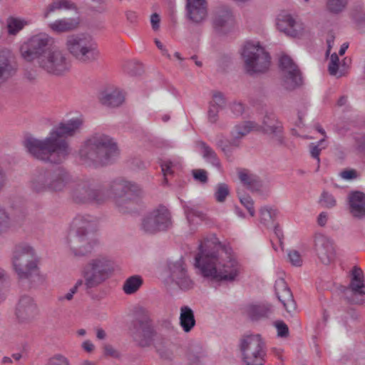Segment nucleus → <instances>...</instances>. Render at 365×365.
<instances>
[{
  "mask_svg": "<svg viewBox=\"0 0 365 365\" xmlns=\"http://www.w3.org/2000/svg\"><path fill=\"white\" fill-rule=\"evenodd\" d=\"M68 189L71 200L78 205H100L112 197L122 215L138 214V200L145 196L140 184H111L108 188L100 184H70Z\"/></svg>",
  "mask_w": 365,
  "mask_h": 365,
  "instance_id": "f257e3e1",
  "label": "nucleus"
},
{
  "mask_svg": "<svg viewBox=\"0 0 365 365\" xmlns=\"http://www.w3.org/2000/svg\"><path fill=\"white\" fill-rule=\"evenodd\" d=\"M195 265L210 281L233 283L240 280L243 267L232 249L212 235L199 245Z\"/></svg>",
  "mask_w": 365,
  "mask_h": 365,
  "instance_id": "f03ea898",
  "label": "nucleus"
},
{
  "mask_svg": "<svg viewBox=\"0 0 365 365\" xmlns=\"http://www.w3.org/2000/svg\"><path fill=\"white\" fill-rule=\"evenodd\" d=\"M83 125L81 118H73L59 123L44 139L29 137L24 141L27 153L33 158L53 164L62 163L70 154L66 138L79 133Z\"/></svg>",
  "mask_w": 365,
  "mask_h": 365,
  "instance_id": "7ed1b4c3",
  "label": "nucleus"
},
{
  "mask_svg": "<svg viewBox=\"0 0 365 365\" xmlns=\"http://www.w3.org/2000/svg\"><path fill=\"white\" fill-rule=\"evenodd\" d=\"M130 337L135 346L140 349H154L162 356L168 345L167 339L158 332L150 312L138 307L131 322Z\"/></svg>",
  "mask_w": 365,
  "mask_h": 365,
  "instance_id": "20e7f679",
  "label": "nucleus"
},
{
  "mask_svg": "<svg viewBox=\"0 0 365 365\" xmlns=\"http://www.w3.org/2000/svg\"><path fill=\"white\" fill-rule=\"evenodd\" d=\"M79 154L86 163L103 166L113 163L118 155V150L110 137L96 133L85 141Z\"/></svg>",
  "mask_w": 365,
  "mask_h": 365,
  "instance_id": "39448f33",
  "label": "nucleus"
},
{
  "mask_svg": "<svg viewBox=\"0 0 365 365\" xmlns=\"http://www.w3.org/2000/svg\"><path fill=\"white\" fill-rule=\"evenodd\" d=\"M114 272L115 263L106 255H98L88 259L81 272L86 292L105 283Z\"/></svg>",
  "mask_w": 365,
  "mask_h": 365,
  "instance_id": "423d86ee",
  "label": "nucleus"
},
{
  "mask_svg": "<svg viewBox=\"0 0 365 365\" xmlns=\"http://www.w3.org/2000/svg\"><path fill=\"white\" fill-rule=\"evenodd\" d=\"M66 48L78 62L83 64L92 63L100 56L96 41L91 36L84 34L69 35L66 38Z\"/></svg>",
  "mask_w": 365,
  "mask_h": 365,
  "instance_id": "0eeeda50",
  "label": "nucleus"
},
{
  "mask_svg": "<svg viewBox=\"0 0 365 365\" xmlns=\"http://www.w3.org/2000/svg\"><path fill=\"white\" fill-rule=\"evenodd\" d=\"M38 257L33 247L26 243L16 245L12 255V264L20 279H29L38 273Z\"/></svg>",
  "mask_w": 365,
  "mask_h": 365,
  "instance_id": "6e6552de",
  "label": "nucleus"
},
{
  "mask_svg": "<svg viewBox=\"0 0 365 365\" xmlns=\"http://www.w3.org/2000/svg\"><path fill=\"white\" fill-rule=\"evenodd\" d=\"M240 53L244 69L247 74L252 76L268 71L271 57L259 43H245Z\"/></svg>",
  "mask_w": 365,
  "mask_h": 365,
  "instance_id": "1a4fd4ad",
  "label": "nucleus"
},
{
  "mask_svg": "<svg viewBox=\"0 0 365 365\" xmlns=\"http://www.w3.org/2000/svg\"><path fill=\"white\" fill-rule=\"evenodd\" d=\"M240 349L245 365H264L266 345L260 334L243 336L240 339Z\"/></svg>",
  "mask_w": 365,
  "mask_h": 365,
  "instance_id": "9d476101",
  "label": "nucleus"
},
{
  "mask_svg": "<svg viewBox=\"0 0 365 365\" xmlns=\"http://www.w3.org/2000/svg\"><path fill=\"white\" fill-rule=\"evenodd\" d=\"M37 66L48 74L62 76L70 71L71 61L62 50L52 48L38 58Z\"/></svg>",
  "mask_w": 365,
  "mask_h": 365,
  "instance_id": "9b49d317",
  "label": "nucleus"
},
{
  "mask_svg": "<svg viewBox=\"0 0 365 365\" xmlns=\"http://www.w3.org/2000/svg\"><path fill=\"white\" fill-rule=\"evenodd\" d=\"M172 225L169 210L164 205H159L142 218L140 228L144 232L153 235L168 230Z\"/></svg>",
  "mask_w": 365,
  "mask_h": 365,
  "instance_id": "f8f14e48",
  "label": "nucleus"
},
{
  "mask_svg": "<svg viewBox=\"0 0 365 365\" xmlns=\"http://www.w3.org/2000/svg\"><path fill=\"white\" fill-rule=\"evenodd\" d=\"M51 41V38L43 34L31 37L28 42L21 46L20 52L22 58L28 62L36 60L38 64V58L51 49L48 48Z\"/></svg>",
  "mask_w": 365,
  "mask_h": 365,
  "instance_id": "ddd939ff",
  "label": "nucleus"
},
{
  "mask_svg": "<svg viewBox=\"0 0 365 365\" xmlns=\"http://www.w3.org/2000/svg\"><path fill=\"white\" fill-rule=\"evenodd\" d=\"M39 315V309L35 299L24 295L20 297L16 307L15 316L19 324L30 325Z\"/></svg>",
  "mask_w": 365,
  "mask_h": 365,
  "instance_id": "4468645a",
  "label": "nucleus"
},
{
  "mask_svg": "<svg viewBox=\"0 0 365 365\" xmlns=\"http://www.w3.org/2000/svg\"><path fill=\"white\" fill-rule=\"evenodd\" d=\"M279 66L283 72L282 86L285 89L293 91L302 84L301 72L289 56L280 57Z\"/></svg>",
  "mask_w": 365,
  "mask_h": 365,
  "instance_id": "2eb2a0df",
  "label": "nucleus"
},
{
  "mask_svg": "<svg viewBox=\"0 0 365 365\" xmlns=\"http://www.w3.org/2000/svg\"><path fill=\"white\" fill-rule=\"evenodd\" d=\"M92 235L91 232H82L81 230H77L74 235L68 238V245L75 257H84L91 252L96 244Z\"/></svg>",
  "mask_w": 365,
  "mask_h": 365,
  "instance_id": "dca6fc26",
  "label": "nucleus"
},
{
  "mask_svg": "<svg viewBox=\"0 0 365 365\" xmlns=\"http://www.w3.org/2000/svg\"><path fill=\"white\" fill-rule=\"evenodd\" d=\"M277 27L279 31L292 38H300L307 34L304 23L290 14H279L277 19Z\"/></svg>",
  "mask_w": 365,
  "mask_h": 365,
  "instance_id": "f3484780",
  "label": "nucleus"
},
{
  "mask_svg": "<svg viewBox=\"0 0 365 365\" xmlns=\"http://www.w3.org/2000/svg\"><path fill=\"white\" fill-rule=\"evenodd\" d=\"M257 131H262L271 136L272 139L279 145L284 144L283 127L274 113H267L258 124Z\"/></svg>",
  "mask_w": 365,
  "mask_h": 365,
  "instance_id": "a211bd4d",
  "label": "nucleus"
},
{
  "mask_svg": "<svg viewBox=\"0 0 365 365\" xmlns=\"http://www.w3.org/2000/svg\"><path fill=\"white\" fill-rule=\"evenodd\" d=\"M314 250L320 261L324 264H329L335 259L336 251L334 242L323 234H315Z\"/></svg>",
  "mask_w": 365,
  "mask_h": 365,
  "instance_id": "6ab92c4d",
  "label": "nucleus"
},
{
  "mask_svg": "<svg viewBox=\"0 0 365 365\" xmlns=\"http://www.w3.org/2000/svg\"><path fill=\"white\" fill-rule=\"evenodd\" d=\"M170 278L172 281L182 290H189L193 288L194 282L187 273L186 268L181 260L170 264Z\"/></svg>",
  "mask_w": 365,
  "mask_h": 365,
  "instance_id": "aec40b11",
  "label": "nucleus"
},
{
  "mask_svg": "<svg viewBox=\"0 0 365 365\" xmlns=\"http://www.w3.org/2000/svg\"><path fill=\"white\" fill-rule=\"evenodd\" d=\"M71 175L63 168H58L53 175L49 170L44 168H37L33 173L34 182H68L71 180Z\"/></svg>",
  "mask_w": 365,
  "mask_h": 365,
  "instance_id": "412c9836",
  "label": "nucleus"
},
{
  "mask_svg": "<svg viewBox=\"0 0 365 365\" xmlns=\"http://www.w3.org/2000/svg\"><path fill=\"white\" fill-rule=\"evenodd\" d=\"M274 288L276 295L286 311L291 314H294L297 309V304L287 282L283 279H279L276 281Z\"/></svg>",
  "mask_w": 365,
  "mask_h": 365,
  "instance_id": "4be33fe9",
  "label": "nucleus"
},
{
  "mask_svg": "<svg viewBox=\"0 0 365 365\" xmlns=\"http://www.w3.org/2000/svg\"><path fill=\"white\" fill-rule=\"evenodd\" d=\"M349 213L354 218H365V193L360 191H351L347 196Z\"/></svg>",
  "mask_w": 365,
  "mask_h": 365,
  "instance_id": "5701e85b",
  "label": "nucleus"
},
{
  "mask_svg": "<svg viewBox=\"0 0 365 365\" xmlns=\"http://www.w3.org/2000/svg\"><path fill=\"white\" fill-rule=\"evenodd\" d=\"M188 18L195 24L202 23L207 17L205 0H187Z\"/></svg>",
  "mask_w": 365,
  "mask_h": 365,
  "instance_id": "b1692460",
  "label": "nucleus"
},
{
  "mask_svg": "<svg viewBox=\"0 0 365 365\" xmlns=\"http://www.w3.org/2000/svg\"><path fill=\"white\" fill-rule=\"evenodd\" d=\"M234 24L232 11L227 6H220L215 11L213 25L218 29L229 27Z\"/></svg>",
  "mask_w": 365,
  "mask_h": 365,
  "instance_id": "393cba45",
  "label": "nucleus"
},
{
  "mask_svg": "<svg viewBox=\"0 0 365 365\" xmlns=\"http://www.w3.org/2000/svg\"><path fill=\"white\" fill-rule=\"evenodd\" d=\"M349 288L354 295H365V281L361 268L355 266L351 271V279Z\"/></svg>",
  "mask_w": 365,
  "mask_h": 365,
  "instance_id": "a878e982",
  "label": "nucleus"
},
{
  "mask_svg": "<svg viewBox=\"0 0 365 365\" xmlns=\"http://www.w3.org/2000/svg\"><path fill=\"white\" fill-rule=\"evenodd\" d=\"M100 101L107 107L115 108L123 103L124 96L118 89L106 90L101 93Z\"/></svg>",
  "mask_w": 365,
  "mask_h": 365,
  "instance_id": "bb28decb",
  "label": "nucleus"
},
{
  "mask_svg": "<svg viewBox=\"0 0 365 365\" xmlns=\"http://www.w3.org/2000/svg\"><path fill=\"white\" fill-rule=\"evenodd\" d=\"M80 23L78 17L61 19L48 24V27L56 33L69 32L78 28Z\"/></svg>",
  "mask_w": 365,
  "mask_h": 365,
  "instance_id": "cd10ccee",
  "label": "nucleus"
},
{
  "mask_svg": "<svg viewBox=\"0 0 365 365\" xmlns=\"http://www.w3.org/2000/svg\"><path fill=\"white\" fill-rule=\"evenodd\" d=\"M16 73L15 66L10 62L9 53L2 51L0 53V84Z\"/></svg>",
  "mask_w": 365,
  "mask_h": 365,
  "instance_id": "c85d7f7f",
  "label": "nucleus"
},
{
  "mask_svg": "<svg viewBox=\"0 0 365 365\" xmlns=\"http://www.w3.org/2000/svg\"><path fill=\"white\" fill-rule=\"evenodd\" d=\"M246 313L252 321H257L267 317L272 313V308L269 305L250 304L246 307Z\"/></svg>",
  "mask_w": 365,
  "mask_h": 365,
  "instance_id": "c756f323",
  "label": "nucleus"
},
{
  "mask_svg": "<svg viewBox=\"0 0 365 365\" xmlns=\"http://www.w3.org/2000/svg\"><path fill=\"white\" fill-rule=\"evenodd\" d=\"M180 324L185 332L190 331L195 326L194 312L187 306L180 308Z\"/></svg>",
  "mask_w": 365,
  "mask_h": 365,
  "instance_id": "7c9ffc66",
  "label": "nucleus"
},
{
  "mask_svg": "<svg viewBox=\"0 0 365 365\" xmlns=\"http://www.w3.org/2000/svg\"><path fill=\"white\" fill-rule=\"evenodd\" d=\"M96 222V218L90 215H79L73 220V223L77 227V230H81L82 232H91L95 229Z\"/></svg>",
  "mask_w": 365,
  "mask_h": 365,
  "instance_id": "2f4dec72",
  "label": "nucleus"
},
{
  "mask_svg": "<svg viewBox=\"0 0 365 365\" xmlns=\"http://www.w3.org/2000/svg\"><path fill=\"white\" fill-rule=\"evenodd\" d=\"M61 9L76 10L77 7L76 4L70 0H53L45 9L43 17L48 18L51 13Z\"/></svg>",
  "mask_w": 365,
  "mask_h": 365,
  "instance_id": "473e14b6",
  "label": "nucleus"
},
{
  "mask_svg": "<svg viewBox=\"0 0 365 365\" xmlns=\"http://www.w3.org/2000/svg\"><path fill=\"white\" fill-rule=\"evenodd\" d=\"M258 123L255 121H245L234 127L231 132L232 137L242 138L250 132L258 129Z\"/></svg>",
  "mask_w": 365,
  "mask_h": 365,
  "instance_id": "72a5a7b5",
  "label": "nucleus"
},
{
  "mask_svg": "<svg viewBox=\"0 0 365 365\" xmlns=\"http://www.w3.org/2000/svg\"><path fill=\"white\" fill-rule=\"evenodd\" d=\"M203 158L213 166L220 167V162L215 151L203 141L198 143Z\"/></svg>",
  "mask_w": 365,
  "mask_h": 365,
  "instance_id": "f704fd0d",
  "label": "nucleus"
},
{
  "mask_svg": "<svg viewBox=\"0 0 365 365\" xmlns=\"http://www.w3.org/2000/svg\"><path fill=\"white\" fill-rule=\"evenodd\" d=\"M142 284V277L138 275H133L125 281L123 289L125 294H132L136 292Z\"/></svg>",
  "mask_w": 365,
  "mask_h": 365,
  "instance_id": "c9c22d12",
  "label": "nucleus"
},
{
  "mask_svg": "<svg viewBox=\"0 0 365 365\" xmlns=\"http://www.w3.org/2000/svg\"><path fill=\"white\" fill-rule=\"evenodd\" d=\"M160 166L165 182H168V176L173 175L175 169L180 168V163L178 160H164L161 161Z\"/></svg>",
  "mask_w": 365,
  "mask_h": 365,
  "instance_id": "e433bc0d",
  "label": "nucleus"
},
{
  "mask_svg": "<svg viewBox=\"0 0 365 365\" xmlns=\"http://www.w3.org/2000/svg\"><path fill=\"white\" fill-rule=\"evenodd\" d=\"M187 219L190 223L194 221V218H199L200 220L205 219V214L202 210H200L197 205L192 204H185L183 206Z\"/></svg>",
  "mask_w": 365,
  "mask_h": 365,
  "instance_id": "4c0bfd02",
  "label": "nucleus"
},
{
  "mask_svg": "<svg viewBox=\"0 0 365 365\" xmlns=\"http://www.w3.org/2000/svg\"><path fill=\"white\" fill-rule=\"evenodd\" d=\"M6 24L9 34L16 35L28 24V22L23 19L9 16L6 20Z\"/></svg>",
  "mask_w": 365,
  "mask_h": 365,
  "instance_id": "58836bf2",
  "label": "nucleus"
},
{
  "mask_svg": "<svg viewBox=\"0 0 365 365\" xmlns=\"http://www.w3.org/2000/svg\"><path fill=\"white\" fill-rule=\"evenodd\" d=\"M241 185L242 190H247L263 198L267 197L270 192L267 184H241Z\"/></svg>",
  "mask_w": 365,
  "mask_h": 365,
  "instance_id": "ea45409f",
  "label": "nucleus"
},
{
  "mask_svg": "<svg viewBox=\"0 0 365 365\" xmlns=\"http://www.w3.org/2000/svg\"><path fill=\"white\" fill-rule=\"evenodd\" d=\"M327 146L325 138H322L319 140L317 143H311L309 145V150L312 158L315 159L317 163L318 167H319L320 164V158L319 155L321 151L323 149H325Z\"/></svg>",
  "mask_w": 365,
  "mask_h": 365,
  "instance_id": "a19ab883",
  "label": "nucleus"
},
{
  "mask_svg": "<svg viewBox=\"0 0 365 365\" xmlns=\"http://www.w3.org/2000/svg\"><path fill=\"white\" fill-rule=\"evenodd\" d=\"M277 215V210L273 207L264 206L262 207L259 210V219L264 224H267L274 219Z\"/></svg>",
  "mask_w": 365,
  "mask_h": 365,
  "instance_id": "79ce46f5",
  "label": "nucleus"
},
{
  "mask_svg": "<svg viewBox=\"0 0 365 365\" xmlns=\"http://www.w3.org/2000/svg\"><path fill=\"white\" fill-rule=\"evenodd\" d=\"M11 225L10 215L5 207L0 205V235L6 232Z\"/></svg>",
  "mask_w": 365,
  "mask_h": 365,
  "instance_id": "37998d69",
  "label": "nucleus"
},
{
  "mask_svg": "<svg viewBox=\"0 0 365 365\" xmlns=\"http://www.w3.org/2000/svg\"><path fill=\"white\" fill-rule=\"evenodd\" d=\"M237 175L242 182H257L259 181V178L247 169H237Z\"/></svg>",
  "mask_w": 365,
  "mask_h": 365,
  "instance_id": "c03bdc74",
  "label": "nucleus"
},
{
  "mask_svg": "<svg viewBox=\"0 0 365 365\" xmlns=\"http://www.w3.org/2000/svg\"><path fill=\"white\" fill-rule=\"evenodd\" d=\"M348 0H328L327 9L334 14L341 12L346 6Z\"/></svg>",
  "mask_w": 365,
  "mask_h": 365,
  "instance_id": "a18cd8bd",
  "label": "nucleus"
},
{
  "mask_svg": "<svg viewBox=\"0 0 365 365\" xmlns=\"http://www.w3.org/2000/svg\"><path fill=\"white\" fill-rule=\"evenodd\" d=\"M319 202L322 207L328 209L332 208L336 205L334 197L327 191L322 192Z\"/></svg>",
  "mask_w": 365,
  "mask_h": 365,
  "instance_id": "49530a36",
  "label": "nucleus"
},
{
  "mask_svg": "<svg viewBox=\"0 0 365 365\" xmlns=\"http://www.w3.org/2000/svg\"><path fill=\"white\" fill-rule=\"evenodd\" d=\"M210 105L214 106L220 109H223L226 106V100L222 93L220 91H213L212 93V100Z\"/></svg>",
  "mask_w": 365,
  "mask_h": 365,
  "instance_id": "de8ad7c7",
  "label": "nucleus"
},
{
  "mask_svg": "<svg viewBox=\"0 0 365 365\" xmlns=\"http://www.w3.org/2000/svg\"><path fill=\"white\" fill-rule=\"evenodd\" d=\"M82 285H83V279H78L75 285L70 289L69 292L64 295L59 296L58 300L59 302H63L64 300L71 301L73 295L77 292L78 288Z\"/></svg>",
  "mask_w": 365,
  "mask_h": 365,
  "instance_id": "09e8293b",
  "label": "nucleus"
},
{
  "mask_svg": "<svg viewBox=\"0 0 365 365\" xmlns=\"http://www.w3.org/2000/svg\"><path fill=\"white\" fill-rule=\"evenodd\" d=\"M240 188H238V196L241 203L246 207L247 211L249 212L250 216L253 217L255 215V210L253 208V201L252 198L248 195H242L240 192Z\"/></svg>",
  "mask_w": 365,
  "mask_h": 365,
  "instance_id": "8fccbe9b",
  "label": "nucleus"
},
{
  "mask_svg": "<svg viewBox=\"0 0 365 365\" xmlns=\"http://www.w3.org/2000/svg\"><path fill=\"white\" fill-rule=\"evenodd\" d=\"M230 194V190L227 186L226 185H220L217 187L215 193V200L218 202H223L225 201L227 197Z\"/></svg>",
  "mask_w": 365,
  "mask_h": 365,
  "instance_id": "3c124183",
  "label": "nucleus"
},
{
  "mask_svg": "<svg viewBox=\"0 0 365 365\" xmlns=\"http://www.w3.org/2000/svg\"><path fill=\"white\" fill-rule=\"evenodd\" d=\"M339 56L336 53L331 55L330 61L328 66V71L330 75L336 76L339 68Z\"/></svg>",
  "mask_w": 365,
  "mask_h": 365,
  "instance_id": "603ef678",
  "label": "nucleus"
},
{
  "mask_svg": "<svg viewBox=\"0 0 365 365\" xmlns=\"http://www.w3.org/2000/svg\"><path fill=\"white\" fill-rule=\"evenodd\" d=\"M288 257L292 265L300 267L302 264V257L297 250H290L288 253Z\"/></svg>",
  "mask_w": 365,
  "mask_h": 365,
  "instance_id": "864d4df0",
  "label": "nucleus"
},
{
  "mask_svg": "<svg viewBox=\"0 0 365 365\" xmlns=\"http://www.w3.org/2000/svg\"><path fill=\"white\" fill-rule=\"evenodd\" d=\"M91 1H92V2H93L94 4H96L95 6H91V11L96 12V13H99V14L104 13L107 11V8L106 6V0H91Z\"/></svg>",
  "mask_w": 365,
  "mask_h": 365,
  "instance_id": "5fc2aeb1",
  "label": "nucleus"
},
{
  "mask_svg": "<svg viewBox=\"0 0 365 365\" xmlns=\"http://www.w3.org/2000/svg\"><path fill=\"white\" fill-rule=\"evenodd\" d=\"M192 175L195 180L201 182H206L207 181V173L203 169L193 170Z\"/></svg>",
  "mask_w": 365,
  "mask_h": 365,
  "instance_id": "6e6d98bb",
  "label": "nucleus"
},
{
  "mask_svg": "<svg viewBox=\"0 0 365 365\" xmlns=\"http://www.w3.org/2000/svg\"><path fill=\"white\" fill-rule=\"evenodd\" d=\"M277 329V334L280 337H286L289 334V329L287 325L282 321H278L275 323Z\"/></svg>",
  "mask_w": 365,
  "mask_h": 365,
  "instance_id": "4d7b16f0",
  "label": "nucleus"
},
{
  "mask_svg": "<svg viewBox=\"0 0 365 365\" xmlns=\"http://www.w3.org/2000/svg\"><path fill=\"white\" fill-rule=\"evenodd\" d=\"M339 175L344 179L346 180H352L357 178L359 173L356 170L354 169H346L342 170Z\"/></svg>",
  "mask_w": 365,
  "mask_h": 365,
  "instance_id": "13d9d810",
  "label": "nucleus"
},
{
  "mask_svg": "<svg viewBox=\"0 0 365 365\" xmlns=\"http://www.w3.org/2000/svg\"><path fill=\"white\" fill-rule=\"evenodd\" d=\"M220 108L215 107L214 106H211L209 104V109L207 111V117L208 120L210 123H215L217 122L218 119V113L220 110Z\"/></svg>",
  "mask_w": 365,
  "mask_h": 365,
  "instance_id": "bf43d9fd",
  "label": "nucleus"
},
{
  "mask_svg": "<svg viewBox=\"0 0 365 365\" xmlns=\"http://www.w3.org/2000/svg\"><path fill=\"white\" fill-rule=\"evenodd\" d=\"M48 365H69L68 359L61 355L57 354L51 358Z\"/></svg>",
  "mask_w": 365,
  "mask_h": 365,
  "instance_id": "052dcab7",
  "label": "nucleus"
},
{
  "mask_svg": "<svg viewBox=\"0 0 365 365\" xmlns=\"http://www.w3.org/2000/svg\"><path fill=\"white\" fill-rule=\"evenodd\" d=\"M216 145L221 149V150L224 153L227 158H230L232 155V150L228 146L227 142L225 141L222 139L219 140Z\"/></svg>",
  "mask_w": 365,
  "mask_h": 365,
  "instance_id": "680f3d73",
  "label": "nucleus"
},
{
  "mask_svg": "<svg viewBox=\"0 0 365 365\" xmlns=\"http://www.w3.org/2000/svg\"><path fill=\"white\" fill-rule=\"evenodd\" d=\"M126 20L132 25H136L138 22V14L133 10H127L125 12Z\"/></svg>",
  "mask_w": 365,
  "mask_h": 365,
  "instance_id": "e2e57ef3",
  "label": "nucleus"
},
{
  "mask_svg": "<svg viewBox=\"0 0 365 365\" xmlns=\"http://www.w3.org/2000/svg\"><path fill=\"white\" fill-rule=\"evenodd\" d=\"M7 279V273L4 269L0 267V303H1L5 299V297L2 292V289Z\"/></svg>",
  "mask_w": 365,
  "mask_h": 365,
  "instance_id": "0e129e2a",
  "label": "nucleus"
},
{
  "mask_svg": "<svg viewBox=\"0 0 365 365\" xmlns=\"http://www.w3.org/2000/svg\"><path fill=\"white\" fill-rule=\"evenodd\" d=\"M31 189L38 195L44 194L49 192V184H32Z\"/></svg>",
  "mask_w": 365,
  "mask_h": 365,
  "instance_id": "69168bd1",
  "label": "nucleus"
},
{
  "mask_svg": "<svg viewBox=\"0 0 365 365\" xmlns=\"http://www.w3.org/2000/svg\"><path fill=\"white\" fill-rule=\"evenodd\" d=\"M68 187L66 186V184H49V192L50 193H60L66 190H68Z\"/></svg>",
  "mask_w": 365,
  "mask_h": 365,
  "instance_id": "338daca9",
  "label": "nucleus"
},
{
  "mask_svg": "<svg viewBox=\"0 0 365 365\" xmlns=\"http://www.w3.org/2000/svg\"><path fill=\"white\" fill-rule=\"evenodd\" d=\"M150 24L154 31H157L160 29V17L157 13H154L150 16Z\"/></svg>",
  "mask_w": 365,
  "mask_h": 365,
  "instance_id": "774afa93",
  "label": "nucleus"
}]
</instances>
